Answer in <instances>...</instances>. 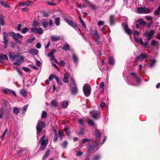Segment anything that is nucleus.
<instances>
[{
    "label": "nucleus",
    "mask_w": 160,
    "mask_h": 160,
    "mask_svg": "<svg viewBox=\"0 0 160 160\" xmlns=\"http://www.w3.org/2000/svg\"><path fill=\"white\" fill-rule=\"evenodd\" d=\"M33 3V2L30 1H28L26 2V6H29L32 5Z\"/></svg>",
    "instance_id": "42"
},
{
    "label": "nucleus",
    "mask_w": 160,
    "mask_h": 160,
    "mask_svg": "<svg viewBox=\"0 0 160 160\" xmlns=\"http://www.w3.org/2000/svg\"><path fill=\"white\" fill-rule=\"evenodd\" d=\"M110 22L111 25L114 24V17L113 16H111L110 17Z\"/></svg>",
    "instance_id": "33"
},
{
    "label": "nucleus",
    "mask_w": 160,
    "mask_h": 160,
    "mask_svg": "<svg viewBox=\"0 0 160 160\" xmlns=\"http://www.w3.org/2000/svg\"><path fill=\"white\" fill-rule=\"evenodd\" d=\"M91 86L88 83H85L83 87V91L86 97L89 96L91 92Z\"/></svg>",
    "instance_id": "2"
},
{
    "label": "nucleus",
    "mask_w": 160,
    "mask_h": 160,
    "mask_svg": "<svg viewBox=\"0 0 160 160\" xmlns=\"http://www.w3.org/2000/svg\"><path fill=\"white\" fill-rule=\"evenodd\" d=\"M65 20L69 25L72 28L74 29H77V28L78 26L76 23H74L72 21L68 19H65Z\"/></svg>",
    "instance_id": "9"
},
{
    "label": "nucleus",
    "mask_w": 160,
    "mask_h": 160,
    "mask_svg": "<svg viewBox=\"0 0 160 160\" xmlns=\"http://www.w3.org/2000/svg\"><path fill=\"white\" fill-rule=\"evenodd\" d=\"M151 43L152 45L154 46L158 44V42L155 40H153L152 41Z\"/></svg>",
    "instance_id": "46"
},
{
    "label": "nucleus",
    "mask_w": 160,
    "mask_h": 160,
    "mask_svg": "<svg viewBox=\"0 0 160 160\" xmlns=\"http://www.w3.org/2000/svg\"><path fill=\"white\" fill-rule=\"evenodd\" d=\"M79 19L80 22L81 23L82 26L84 28H86V24L82 20V18H81V17L80 16H79Z\"/></svg>",
    "instance_id": "32"
},
{
    "label": "nucleus",
    "mask_w": 160,
    "mask_h": 160,
    "mask_svg": "<svg viewBox=\"0 0 160 160\" xmlns=\"http://www.w3.org/2000/svg\"><path fill=\"white\" fill-rule=\"evenodd\" d=\"M35 39V38L34 37H33L32 38H30V39H28L27 40V42L28 43H32L33 41Z\"/></svg>",
    "instance_id": "44"
},
{
    "label": "nucleus",
    "mask_w": 160,
    "mask_h": 160,
    "mask_svg": "<svg viewBox=\"0 0 160 160\" xmlns=\"http://www.w3.org/2000/svg\"><path fill=\"white\" fill-rule=\"evenodd\" d=\"M32 25L34 27H37L38 25V23L36 20H34L32 22Z\"/></svg>",
    "instance_id": "48"
},
{
    "label": "nucleus",
    "mask_w": 160,
    "mask_h": 160,
    "mask_svg": "<svg viewBox=\"0 0 160 160\" xmlns=\"http://www.w3.org/2000/svg\"><path fill=\"white\" fill-rule=\"evenodd\" d=\"M26 6V2H19L18 5V7H22Z\"/></svg>",
    "instance_id": "53"
},
{
    "label": "nucleus",
    "mask_w": 160,
    "mask_h": 160,
    "mask_svg": "<svg viewBox=\"0 0 160 160\" xmlns=\"http://www.w3.org/2000/svg\"><path fill=\"white\" fill-rule=\"evenodd\" d=\"M92 116L95 119H97L99 117L100 112L99 111H92L90 112Z\"/></svg>",
    "instance_id": "10"
},
{
    "label": "nucleus",
    "mask_w": 160,
    "mask_h": 160,
    "mask_svg": "<svg viewBox=\"0 0 160 160\" xmlns=\"http://www.w3.org/2000/svg\"><path fill=\"white\" fill-rule=\"evenodd\" d=\"M19 109L17 107H14L13 108V112L15 114H18L19 112Z\"/></svg>",
    "instance_id": "34"
},
{
    "label": "nucleus",
    "mask_w": 160,
    "mask_h": 160,
    "mask_svg": "<svg viewBox=\"0 0 160 160\" xmlns=\"http://www.w3.org/2000/svg\"><path fill=\"white\" fill-rule=\"evenodd\" d=\"M138 22L140 24L144 25L146 24V22L144 21L143 19L142 18L138 19Z\"/></svg>",
    "instance_id": "38"
},
{
    "label": "nucleus",
    "mask_w": 160,
    "mask_h": 160,
    "mask_svg": "<svg viewBox=\"0 0 160 160\" xmlns=\"http://www.w3.org/2000/svg\"><path fill=\"white\" fill-rule=\"evenodd\" d=\"M56 51L55 49H52L51 50L50 53H48V54L47 55V56L49 57H51L53 56V54L56 52Z\"/></svg>",
    "instance_id": "31"
},
{
    "label": "nucleus",
    "mask_w": 160,
    "mask_h": 160,
    "mask_svg": "<svg viewBox=\"0 0 160 160\" xmlns=\"http://www.w3.org/2000/svg\"><path fill=\"white\" fill-rule=\"evenodd\" d=\"M139 32L137 30H135L133 32V35L134 37H135V36L137 35H139Z\"/></svg>",
    "instance_id": "64"
},
{
    "label": "nucleus",
    "mask_w": 160,
    "mask_h": 160,
    "mask_svg": "<svg viewBox=\"0 0 160 160\" xmlns=\"http://www.w3.org/2000/svg\"><path fill=\"white\" fill-rule=\"evenodd\" d=\"M51 104L54 107H56L57 106V102L55 100H53L51 102Z\"/></svg>",
    "instance_id": "50"
},
{
    "label": "nucleus",
    "mask_w": 160,
    "mask_h": 160,
    "mask_svg": "<svg viewBox=\"0 0 160 160\" xmlns=\"http://www.w3.org/2000/svg\"><path fill=\"white\" fill-rule=\"evenodd\" d=\"M65 131L66 132V134L68 135L69 136L70 135V132L69 129L68 128H65Z\"/></svg>",
    "instance_id": "59"
},
{
    "label": "nucleus",
    "mask_w": 160,
    "mask_h": 160,
    "mask_svg": "<svg viewBox=\"0 0 160 160\" xmlns=\"http://www.w3.org/2000/svg\"><path fill=\"white\" fill-rule=\"evenodd\" d=\"M38 51L35 49H31L29 51L30 54L32 55H37L38 53Z\"/></svg>",
    "instance_id": "21"
},
{
    "label": "nucleus",
    "mask_w": 160,
    "mask_h": 160,
    "mask_svg": "<svg viewBox=\"0 0 160 160\" xmlns=\"http://www.w3.org/2000/svg\"><path fill=\"white\" fill-rule=\"evenodd\" d=\"M88 123L91 126H93L94 125V122L92 120H88Z\"/></svg>",
    "instance_id": "52"
},
{
    "label": "nucleus",
    "mask_w": 160,
    "mask_h": 160,
    "mask_svg": "<svg viewBox=\"0 0 160 160\" xmlns=\"http://www.w3.org/2000/svg\"><path fill=\"white\" fill-rule=\"evenodd\" d=\"M72 83L70 84V91L71 93L73 94H76L78 92V89L76 85L75 84V82L72 78L71 80Z\"/></svg>",
    "instance_id": "3"
},
{
    "label": "nucleus",
    "mask_w": 160,
    "mask_h": 160,
    "mask_svg": "<svg viewBox=\"0 0 160 160\" xmlns=\"http://www.w3.org/2000/svg\"><path fill=\"white\" fill-rule=\"evenodd\" d=\"M8 59V57L6 54L2 53L0 54V62L3 63L4 60H7Z\"/></svg>",
    "instance_id": "14"
},
{
    "label": "nucleus",
    "mask_w": 160,
    "mask_h": 160,
    "mask_svg": "<svg viewBox=\"0 0 160 160\" xmlns=\"http://www.w3.org/2000/svg\"><path fill=\"white\" fill-rule=\"evenodd\" d=\"M8 35V34H7V33H5V32L3 33V42L5 45L6 47L8 43V38L7 37V36Z\"/></svg>",
    "instance_id": "13"
},
{
    "label": "nucleus",
    "mask_w": 160,
    "mask_h": 160,
    "mask_svg": "<svg viewBox=\"0 0 160 160\" xmlns=\"http://www.w3.org/2000/svg\"><path fill=\"white\" fill-rule=\"evenodd\" d=\"M11 90L8 88H5L2 90V91L5 93L9 94L11 93Z\"/></svg>",
    "instance_id": "39"
},
{
    "label": "nucleus",
    "mask_w": 160,
    "mask_h": 160,
    "mask_svg": "<svg viewBox=\"0 0 160 160\" xmlns=\"http://www.w3.org/2000/svg\"><path fill=\"white\" fill-rule=\"evenodd\" d=\"M68 105V102L67 100L63 101L62 104V106L63 108L67 107Z\"/></svg>",
    "instance_id": "29"
},
{
    "label": "nucleus",
    "mask_w": 160,
    "mask_h": 160,
    "mask_svg": "<svg viewBox=\"0 0 160 160\" xmlns=\"http://www.w3.org/2000/svg\"><path fill=\"white\" fill-rule=\"evenodd\" d=\"M160 10V6L158 7V8L157 10H155L154 12V13L155 15H159V13L158 12Z\"/></svg>",
    "instance_id": "40"
},
{
    "label": "nucleus",
    "mask_w": 160,
    "mask_h": 160,
    "mask_svg": "<svg viewBox=\"0 0 160 160\" xmlns=\"http://www.w3.org/2000/svg\"><path fill=\"white\" fill-rule=\"evenodd\" d=\"M28 30V28H25L22 30L21 32L23 34H25L27 32Z\"/></svg>",
    "instance_id": "57"
},
{
    "label": "nucleus",
    "mask_w": 160,
    "mask_h": 160,
    "mask_svg": "<svg viewBox=\"0 0 160 160\" xmlns=\"http://www.w3.org/2000/svg\"><path fill=\"white\" fill-rule=\"evenodd\" d=\"M68 144V142L67 141H64L62 144V146L64 148H66Z\"/></svg>",
    "instance_id": "43"
},
{
    "label": "nucleus",
    "mask_w": 160,
    "mask_h": 160,
    "mask_svg": "<svg viewBox=\"0 0 160 160\" xmlns=\"http://www.w3.org/2000/svg\"><path fill=\"white\" fill-rule=\"evenodd\" d=\"M0 4L2 6H3L5 8H9L10 7L7 4L6 1H0Z\"/></svg>",
    "instance_id": "28"
},
{
    "label": "nucleus",
    "mask_w": 160,
    "mask_h": 160,
    "mask_svg": "<svg viewBox=\"0 0 160 160\" xmlns=\"http://www.w3.org/2000/svg\"><path fill=\"white\" fill-rule=\"evenodd\" d=\"M124 29L125 32L128 35H130L132 33V32L129 28L127 24H125Z\"/></svg>",
    "instance_id": "19"
},
{
    "label": "nucleus",
    "mask_w": 160,
    "mask_h": 160,
    "mask_svg": "<svg viewBox=\"0 0 160 160\" xmlns=\"http://www.w3.org/2000/svg\"><path fill=\"white\" fill-rule=\"evenodd\" d=\"M72 58L74 62L75 63H77L78 61V59L77 56L74 54H73L72 55Z\"/></svg>",
    "instance_id": "37"
},
{
    "label": "nucleus",
    "mask_w": 160,
    "mask_h": 160,
    "mask_svg": "<svg viewBox=\"0 0 160 160\" xmlns=\"http://www.w3.org/2000/svg\"><path fill=\"white\" fill-rule=\"evenodd\" d=\"M8 35L10 36H12L14 40L18 39V38H21L23 37V36L19 33H15L13 32H10L8 33Z\"/></svg>",
    "instance_id": "5"
},
{
    "label": "nucleus",
    "mask_w": 160,
    "mask_h": 160,
    "mask_svg": "<svg viewBox=\"0 0 160 160\" xmlns=\"http://www.w3.org/2000/svg\"><path fill=\"white\" fill-rule=\"evenodd\" d=\"M4 19V17L2 15H1L0 16V24L2 26L4 25L5 24Z\"/></svg>",
    "instance_id": "26"
},
{
    "label": "nucleus",
    "mask_w": 160,
    "mask_h": 160,
    "mask_svg": "<svg viewBox=\"0 0 160 160\" xmlns=\"http://www.w3.org/2000/svg\"><path fill=\"white\" fill-rule=\"evenodd\" d=\"M55 76V79H56L57 82H58L60 85L62 86V82L60 80V79L57 77V76L56 75Z\"/></svg>",
    "instance_id": "36"
},
{
    "label": "nucleus",
    "mask_w": 160,
    "mask_h": 160,
    "mask_svg": "<svg viewBox=\"0 0 160 160\" xmlns=\"http://www.w3.org/2000/svg\"><path fill=\"white\" fill-rule=\"evenodd\" d=\"M40 141L41 142V145L46 146L48 143V141L47 139H46L45 136H43L41 138Z\"/></svg>",
    "instance_id": "17"
},
{
    "label": "nucleus",
    "mask_w": 160,
    "mask_h": 160,
    "mask_svg": "<svg viewBox=\"0 0 160 160\" xmlns=\"http://www.w3.org/2000/svg\"><path fill=\"white\" fill-rule=\"evenodd\" d=\"M69 74L68 73H66L64 74V77L63 79V81L65 82H68V78L69 77Z\"/></svg>",
    "instance_id": "22"
},
{
    "label": "nucleus",
    "mask_w": 160,
    "mask_h": 160,
    "mask_svg": "<svg viewBox=\"0 0 160 160\" xmlns=\"http://www.w3.org/2000/svg\"><path fill=\"white\" fill-rule=\"evenodd\" d=\"M56 76L55 74H51L49 77L48 79L49 81H51L53 78L55 79V76Z\"/></svg>",
    "instance_id": "54"
},
{
    "label": "nucleus",
    "mask_w": 160,
    "mask_h": 160,
    "mask_svg": "<svg viewBox=\"0 0 160 160\" xmlns=\"http://www.w3.org/2000/svg\"><path fill=\"white\" fill-rule=\"evenodd\" d=\"M156 60L155 59H150L148 62L149 66L150 67H153L155 64Z\"/></svg>",
    "instance_id": "20"
},
{
    "label": "nucleus",
    "mask_w": 160,
    "mask_h": 160,
    "mask_svg": "<svg viewBox=\"0 0 160 160\" xmlns=\"http://www.w3.org/2000/svg\"><path fill=\"white\" fill-rule=\"evenodd\" d=\"M100 158V156L99 155H96L93 158L92 160H98Z\"/></svg>",
    "instance_id": "60"
},
{
    "label": "nucleus",
    "mask_w": 160,
    "mask_h": 160,
    "mask_svg": "<svg viewBox=\"0 0 160 160\" xmlns=\"http://www.w3.org/2000/svg\"><path fill=\"white\" fill-rule=\"evenodd\" d=\"M47 3L50 5L54 6L56 5V3H53L52 2H51L49 1H48L47 2Z\"/></svg>",
    "instance_id": "62"
},
{
    "label": "nucleus",
    "mask_w": 160,
    "mask_h": 160,
    "mask_svg": "<svg viewBox=\"0 0 160 160\" xmlns=\"http://www.w3.org/2000/svg\"><path fill=\"white\" fill-rule=\"evenodd\" d=\"M155 33V32L153 31H151L148 33H147V34H148L150 36H153Z\"/></svg>",
    "instance_id": "61"
},
{
    "label": "nucleus",
    "mask_w": 160,
    "mask_h": 160,
    "mask_svg": "<svg viewBox=\"0 0 160 160\" xmlns=\"http://www.w3.org/2000/svg\"><path fill=\"white\" fill-rule=\"evenodd\" d=\"M130 74L134 78H135L136 79V81L138 83V84H136V85H138L140 82L141 81L139 78L137 77V75L134 73H131Z\"/></svg>",
    "instance_id": "16"
},
{
    "label": "nucleus",
    "mask_w": 160,
    "mask_h": 160,
    "mask_svg": "<svg viewBox=\"0 0 160 160\" xmlns=\"http://www.w3.org/2000/svg\"><path fill=\"white\" fill-rule=\"evenodd\" d=\"M47 115V112L46 111H43L42 113V117L43 118H45Z\"/></svg>",
    "instance_id": "58"
},
{
    "label": "nucleus",
    "mask_w": 160,
    "mask_h": 160,
    "mask_svg": "<svg viewBox=\"0 0 160 160\" xmlns=\"http://www.w3.org/2000/svg\"><path fill=\"white\" fill-rule=\"evenodd\" d=\"M62 49L66 51L69 50L70 49L69 45L68 43H65Z\"/></svg>",
    "instance_id": "24"
},
{
    "label": "nucleus",
    "mask_w": 160,
    "mask_h": 160,
    "mask_svg": "<svg viewBox=\"0 0 160 160\" xmlns=\"http://www.w3.org/2000/svg\"><path fill=\"white\" fill-rule=\"evenodd\" d=\"M60 19L59 18H55V23L56 25L59 26L60 25Z\"/></svg>",
    "instance_id": "35"
},
{
    "label": "nucleus",
    "mask_w": 160,
    "mask_h": 160,
    "mask_svg": "<svg viewBox=\"0 0 160 160\" xmlns=\"http://www.w3.org/2000/svg\"><path fill=\"white\" fill-rule=\"evenodd\" d=\"M91 34L94 38H100V36L98 34V32L96 29H94L93 32L92 30H90Z\"/></svg>",
    "instance_id": "11"
},
{
    "label": "nucleus",
    "mask_w": 160,
    "mask_h": 160,
    "mask_svg": "<svg viewBox=\"0 0 160 160\" xmlns=\"http://www.w3.org/2000/svg\"><path fill=\"white\" fill-rule=\"evenodd\" d=\"M45 123L41 121H38L36 127L37 130L38 132H41L42 129L45 127Z\"/></svg>",
    "instance_id": "4"
},
{
    "label": "nucleus",
    "mask_w": 160,
    "mask_h": 160,
    "mask_svg": "<svg viewBox=\"0 0 160 160\" xmlns=\"http://www.w3.org/2000/svg\"><path fill=\"white\" fill-rule=\"evenodd\" d=\"M51 38L53 42H56L60 39V37L59 36H52L51 37Z\"/></svg>",
    "instance_id": "23"
},
{
    "label": "nucleus",
    "mask_w": 160,
    "mask_h": 160,
    "mask_svg": "<svg viewBox=\"0 0 160 160\" xmlns=\"http://www.w3.org/2000/svg\"><path fill=\"white\" fill-rule=\"evenodd\" d=\"M96 146L95 144H90L87 149V152L88 155H90L92 152H94L95 148Z\"/></svg>",
    "instance_id": "6"
},
{
    "label": "nucleus",
    "mask_w": 160,
    "mask_h": 160,
    "mask_svg": "<svg viewBox=\"0 0 160 160\" xmlns=\"http://www.w3.org/2000/svg\"><path fill=\"white\" fill-rule=\"evenodd\" d=\"M94 135L96 137L97 139H98L99 138L101 137V134L99 131L97 130L96 129L94 131Z\"/></svg>",
    "instance_id": "25"
},
{
    "label": "nucleus",
    "mask_w": 160,
    "mask_h": 160,
    "mask_svg": "<svg viewBox=\"0 0 160 160\" xmlns=\"http://www.w3.org/2000/svg\"><path fill=\"white\" fill-rule=\"evenodd\" d=\"M31 31L34 33L37 34H41L43 33V30L41 28H39L38 29L36 27L32 28L31 29Z\"/></svg>",
    "instance_id": "8"
},
{
    "label": "nucleus",
    "mask_w": 160,
    "mask_h": 160,
    "mask_svg": "<svg viewBox=\"0 0 160 160\" xmlns=\"http://www.w3.org/2000/svg\"><path fill=\"white\" fill-rule=\"evenodd\" d=\"M145 18L147 21H150L153 19V18L150 16H147L145 17Z\"/></svg>",
    "instance_id": "47"
},
{
    "label": "nucleus",
    "mask_w": 160,
    "mask_h": 160,
    "mask_svg": "<svg viewBox=\"0 0 160 160\" xmlns=\"http://www.w3.org/2000/svg\"><path fill=\"white\" fill-rule=\"evenodd\" d=\"M60 65L62 66H64L65 65V62L64 61L61 60L60 61L59 63Z\"/></svg>",
    "instance_id": "56"
},
{
    "label": "nucleus",
    "mask_w": 160,
    "mask_h": 160,
    "mask_svg": "<svg viewBox=\"0 0 160 160\" xmlns=\"http://www.w3.org/2000/svg\"><path fill=\"white\" fill-rule=\"evenodd\" d=\"M4 112L2 108L0 109V118H2L3 116Z\"/></svg>",
    "instance_id": "45"
},
{
    "label": "nucleus",
    "mask_w": 160,
    "mask_h": 160,
    "mask_svg": "<svg viewBox=\"0 0 160 160\" xmlns=\"http://www.w3.org/2000/svg\"><path fill=\"white\" fill-rule=\"evenodd\" d=\"M42 26L44 28H46L48 24V22L47 21H44L42 22Z\"/></svg>",
    "instance_id": "41"
},
{
    "label": "nucleus",
    "mask_w": 160,
    "mask_h": 160,
    "mask_svg": "<svg viewBox=\"0 0 160 160\" xmlns=\"http://www.w3.org/2000/svg\"><path fill=\"white\" fill-rule=\"evenodd\" d=\"M100 38H94L95 43L97 45H99L100 43V41L99 40Z\"/></svg>",
    "instance_id": "51"
},
{
    "label": "nucleus",
    "mask_w": 160,
    "mask_h": 160,
    "mask_svg": "<svg viewBox=\"0 0 160 160\" xmlns=\"http://www.w3.org/2000/svg\"><path fill=\"white\" fill-rule=\"evenodd\" d=\"M50 150L47 151L45 153V155L43 157V158H47L49 154Z\"/></svg>",
    "instance_id": "49"
},
{
    "label": "nucleus",
    "mask_w": 160,
    "mask_h": 160,
    "mask_svg": "<svg viewBox=\"0 0 160 160\" xmlns=\"http://www.w3.org/2000/svg\"><path fill=\"white\" fill-rule=\"evenodd\" d=\"M8 57L9 59L11 61H14L15 60L13 63L14 65L20 66L24 62V58L23 56L18 54H16L12 52H9Z\"/></svg>",
    "instance_id": "1"
},
{
    "label": "nucleus",
    "mask_w": 160,
    "mask_h": 160,
    "mask_svg": "<svg viewBox=\"0 0 160 160\" xmlns=\"http://www.w3.org/2000/svg\"><path fill=\"white\" fill-rule=\"evenodd\" d=\"M83 2H85L88 5V6L90 7L92 9H96V6L92 4L88 0H83Z\"/></svg>",
    "instance_id": "15"
},
{
    "label": "nucleus",
    "mask_w": 160,
    "mask_h": 160,
    "mask_svg": "<svg viewBox=\"0 0 160 160\" xmlns=\"http://www.w3.org/2000/svg\"><path fill=\"white\" fill-rule=\"evenodd\" d=\"M36 47L37 48L40 49L41 47V44L39 42H38L36 45Z\"/></svg>",
    "instance_id": "63"
},
{
    "label": "nucleus",
    "mask_w": 160,
    "mask_h": 160,
    "mask_svg": "<svg viewBox=\"0 0 160 160\" xmlns=\"http://www.w3.org/2000/svg\"><path fill=\"white\" fill-rule=\"evenodd\" d=\"M148 55L146 54H143L141 53L140 55H139L135 59L136 61H141L142 60H144L145 58H147Z\"/></svg>",
    "instance_id": "12"
},
{
    "label": "nucleus",
    "mask_w": 160,
    "mask_h": 160,
    "mask_svg": "<svg viewBox=\"0 0 160 160\" xmlns=\"http://www.w3.org/2000/svg\"><path fill=\"white\" fill-rule=\"evenodd\" d=\"M28 105H26L24 107V108L23 109V110H22V113H25L26 111L28 109Z\"/></svg>",
    "instance_id": "55"
},
{
    "label": "nucleus",
    "mask_w": 160,
    "mask_h": 160,
    "mask_svg": "<svg viewBox=\"0 0 160 160\" xmlns=\"http://www.w3.org/2000/svg\"><path fill=\"white\" fill-rule=\"evenodd\" d=\"M109 62L110 64L112 65L114 64V59L111 56L109 57Z\"/></svg>",
    "instance_id": "27"
},
{
    "label": "nucleus",
    "mask_w": 160,
    "mask_h": 160,
    "mask_svg": "<svg viewBox=\"0 0 160 160\" xmlns=\"http://www.w3.org/2000/svg\"><path fill=\"white\" fill-rule=\"evenodd\" d=\"M21 94L23 97H26L27 95L26 91L24 89H21L20 92Z\"/></svg>",
    "instance_id": "30"
},
{
    "label": "nucleus",
    "mask_w": 160,
    "mask_h": 160,
    "mask_svg": "<svg viewBox=\"0 0 160 160\" xmlns=\"http://www.w3.org/2000/svg\"><path fill=\"white\" fill-rule=\"evenodd\" d=\"M135 40L137 42H140V44L144 46H146L148 44V42H143L142 41L141 38H140V39L137 38L136 37H134Z\"/></svg>",
    "instance_id": "18"
},
{
    "label": "nucleus",
    "mask_w": 160,
    "mask_h": 160,
    "mask_svg": "<svg viewBox=\"0 0 160 160\" xmlns=\"http://www.w3.org/2000/svg\"><path fill=\"white\" fill-rule=\"evenodd\" d=\"M138 12L140 13H148L150 12V9L146 8H138Z\"/></svg>",
    "instance_id": "7"
}]
</instances>
